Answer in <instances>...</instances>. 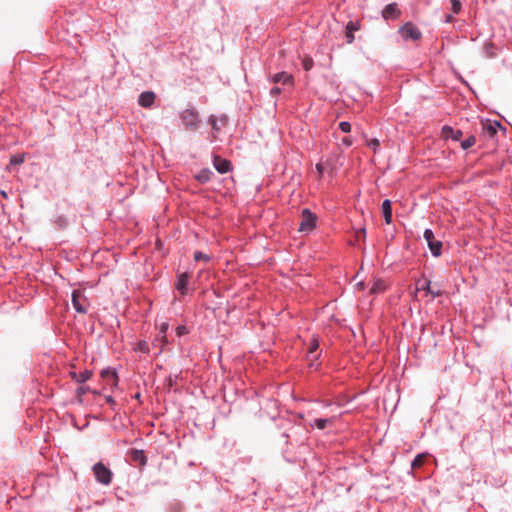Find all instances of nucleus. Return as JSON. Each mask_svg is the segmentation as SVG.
Wrapping results in <instances>:
<instances>
[{
  "instance_id": "29",
  "label": "nucleus",
  "mask_w": 512,
  "mask_h": 512,
  "mask_svg": "<svg viewBox=\"0 0 512 512\" xmlns=\"http://www.w3.org/2000/svg\"><path fill=\"white\" fill-rule=\"evenodd\" d=\"M194 260L195 261H205V262H208V261H210V256H208L207 254L202 253L201 251H196L194 253Z\"/></svg>"
},
{
  "instance_id": "14",
  "label": "nucleus",
  "mask_w": 512,
  "mask_h": 512,
  "mask_svg": "<svg viewBox=\"0 0 512 512\" xmlns=\"http://www.w3.org/2000/svg\"><path fill=\"white\" fill-rule=\"evenodd\" d=\"M463 133L459 129H454L451 126H443L441 130V136L443 139H452L458 141L461 139Z\"/></svg>"
},
{
  "instance_id": "9",
  "label": "nucleus",
  "mask_w": 512,
  "mask_h": 512,
  "mask_svg": "<svg viewBox=\"0 0 512 512\" xmlns=\"http://www.w3.org/2000/svg\"><path fill=\"white\" fill-rule=\"evenodd\" d=\"M101 378L105 381L107 386L114 389L118 386V375L114 369L106 368L101 371Z\"/></svg>"
},
{
  "instance_id": "28",
  "label": "nucleus",
  "mask_w": 512,
  "mask_h": 512,
  "mask_svg": "<svg viewBox=\"0 0 512 512\" xmlns=\"http://www.w3.org/2000/svg\"><path fill=\"white\" fill-rule=\"evenodd\" d=\"M450 2H451V10L453 11V13L459 14L461 11V8H462V4H461L460 0H450Z\"/></svg>"
},
{
  "instance_id": "21",
  "label": "nucleus",
  "mask_w": 512,
  "mask_h": 512,
  "mask_svg": "<svg viewBox=\"0 0 512 512\" xmlns=\"http://www.w3.org/2000/svg\"><path fill=\"white\" fill-rule=\"evenodd\" d=\"M426 457H427V454L426 453H422V454H418L412 461L411 463V467L412 469H418V468H421L424 463H425V460H426Z\"/></svg>"
},
{
  "instance_id": "30",
  "label": "nucleus",
  "mask_w": 512,
  "mask_h": 512,
  "mask_svg": "<svg viewBox=\"0 0 512 512\" xmlns=\"http://www.w3.org/2000/svg\"><path fill=\"white\" fill-rule=\"evenodd\" d=\"M302 65L304 70L309 71L314 65L313 59L310 57H305L302 61Z\"/></svg>"
},
{
  "instance_id": "24",
  "label": "nucleus",
  "mask_w": 512,
  "mask_h": 512,
  "mask_svg": "<svg viewBox=\"0 0 512 512\" xmlns=\"http://www.w3.org/2000/svg\"><path fill=\"white\" fill-rule=\"evenodd\" d=\"M346 29H347V32H346L347 42L352 43L354 41L353 31L358 30V27L353 22H349L347 24Z\"/></svg>"
},
{
  "instance_id": "13",
  "label": "nucleus",
  "mask_w": 512,
  "mask_h": 512,
  "mask_svg": "<svg viewBox=\"0 0 512 512\" xmlns=\"http://www.w3.org/2000/svg\"><path fill=\"white\" fill-rule=\"evenodd\" d=\"M213 166L220 174H225L231 170V162L218 155L213 157Z\"/></svg>"
},
{
  "instance_id": "6",
  "label": "nucleus",
  "mask_w": 512,
  "mask_h": 512,
  "mask_svg": "<svg viewBox=\"0 0 512 512\" xmlns=\"http://www.w3.org/2000/svg\"><path fill=\"white\" fill-rule=\"evenodd\" d=\"M431 253L434 256L441 254L442 242L435 239L434 233L431 229H426L423 234Z\"/></svg>"
},
{
  "instance_id": "10",
  "label": "nucleus",
  "mask_w": 512,
  "mask_h": 512,
  "mask_svg": "<svg viewBox=\"0 0 512 512\" xmlns=\"http://www.w3.org/2000/svg\"><path fill=\"white\" fill-rule=\"evenodd\" d=\"M189 279H190V275L187 272L180 273L177 276V280L175 282V288L180 293L181 296H185L188 294Z\"/></svg>"
},
{
  "instance_id": "4",
  "label": "nucleus",
  "mask_w": 512,
  "mask_h": 512,
  "mask_svg": "<svg viewBox=\"0 0 512 512\" xmlns=\"http://www.w3.org/2000/svg\"><path fill=\"white\" fill-rule=\"evenodd\" d=\"M399 34L404 40L418 41L422 37V33L419 28L412 22H406L399 30Z\"/></svg>"
},
{
  "instance_id": "20",
  "label": "nucleus",
  "mask_w": 512,
  "mask_h": 512,
  "mask_svg": "<svg viewBox=\"0 0 512 512\" xmlns=\"http://www.w3.org/2000/svg\"><path fill=\"white\" fill-rule=\"evenodd\" d=\"M319 346H320V343H319L318 338L313 337L309 342L308 351H307V359H310L311 355H313L314 353H316L318 351Z\"/></svg>"
},
{
  "instance_id": "23",
  "label": "nucleus",
  "mask_w": 512,
  "mask_h": 512,
  "mask_svg": "<svg viewBox=\"0 0 512 512\" xmlns=\"http://www.w3.org/2000/svg\"><path fill=\"white\" fill-rule=\"evenodd\" d=\"M134 351L143 354H148L150 351L148 342H146L145 340L138 341L134 347Z\"/></svg>"
},
{
  "instance_id": "38",
  "label": "nucleus",
  "mask_w": 512,
  "mask_h": 512,
  "mask_svg": "<svg viewBox=\"0 0 512 512\" xmlns=\"http://www.w3.org/2000/svg\"><path fill=\"white\" fill-rule=\"evenodd\" d=\"M341 143L346 147H350L353 144V140L350 136H346L342 138Z\"/></svg>"
},
{
  "instance_id": "39",
  "label": "nucleus",
  "mask_w": 512,
  "mask_h": 512,
  "mask_svg": "<svg viewBox=\"0 0 512 512\" xmlns=\"http://www.w3.org/2000/svg\"><path fill=\"white\" fill-rule=\"evenodd\" d=\"M105 401L107 404H109L111 406L112 409H115L116 402L112 396H110V395L106 396Z\"/></svg>"
},
{
  "instance_id": "12",
  "label": "nucleus",
  "mask_w": 512,
  "mask_h": 512,
  "mask_svg": "<svg viewBox=\"0 0 512 512\" xmlns=\"http://www.w3.org/2000/svg\"><path fill=\"white\" fill-rule=\"evenodd\" d=\"M430 284H431V282L428 279H419L416 282V291L417 292L424 291L427 294H430L432 299L439 297L441 295V292L432 290L430 287Z\"/></svg>"
},
{
  "instance_id": "35",
  "label": "nucleus",
  "mask_w": 512,
  "mask_h": 512,
  "mask_svg": "<svg viewBox=\"0 0 512 512\" xmlns=\"http://www.w3.org/2000/svg\"><path fill=\"white\" fill-rule=\"evenodd\" d=\"M315 168H316V170H317V172L319 174V178L323 177L324 172L326 170L324 163H322V162L317 163Z\"/></svg>"
},
{
  "instance_id": "33",
  "label": "nucleus",
  "mask_w": 512,
  "mask_h": 512,
  "mask_svg": "<svg viewBox=\"0 0 512 512\" xmlns=\"http://www.w3.org/2000/svg\"><path fill=\"white\" fill-rule=\"evenodd\" d=\"M339 129L343 133H349L351 131V124L347 121H342L339 123Z\"/></svg>"
},
{
  "instance_id": "41",
  "label": "nucleus",
  "mask_w": 512,
  "mask_h": 512,
  "mask_svg": "<svg viewBox=\"0 0 512 512\" xmlns=\"http://www.w3.org/2000/svg\"><path fill=\"white\" fill-rule=\"evenodd\" d=\"M87 392H89V388L86 387V386H82V387H79L77 389V395L78 397H81L82 395L86 394Z\"/></svg>"
},
{
  "instance_id": "37",
  "label": "nucleus",
  "mask_w": 512,
  "mask_h": 512,
  "mask_svg": "<svg viewBox=\"0 0 512 512\" xmlns=\"http://www.w3.org/2000/svg\"><path fill=\"white\" fill-rule=\"evenodd\" d=\"M209 124L212 126V129L215 131L219 130V127L217 126V118L214 115H211L209 117Z\"/></svg>"
},
{
  "instance_id": "7",
  "label": "nucleus",
  "mask_w": 512,
  "mask_h": 512,
  "mask_svg": "<svg viewBox=\"0 0 512 512\" xmlns=\"http://www.w3.org/2000/svg\"><path fill=\"white\" fill-rule=\"evenodd\" d=\"M271 82L274 84H282L283 86L293 88L294 87V77L292 74L287 72H279L276 73L271 79Z\"/></svg>"
},
{
  "instance_id": "36",
  "label": "nucleus",
  "mask_w": 512,
  "mask_h": 512,
  "mask_svg": "<svg viewBox=\"0 0 512 512\" xmlns=\"http://www.w3.org/2000/svg\"><path fill=\"white\" fill-rule=\"evenodd\" d=\"M188 333V330H187V327L184 326V325H179L177 328H176V334L177 336H183L185 334Z\"/></svg>"
},
{
  "instance_id": "3",
  "label": "nucleus",
  "mask_w": 512,
  "mask_h": 512,
  "mask_svg": "<svg viewBox=\"0 0 512 512\" xmlns=\"http://www.w3.org/2000/svg\"><path fill=\"white\" fill-rule=\"evenodd\" d=\"M180 119L187 129L196 130L199 127L200 119L194 108H187L180 113Z\"/></svg>"
},
{
  "instance_id": "31",
  "label": "nucleus",
  "mask_w": 512,
  "mask_h": 512,
  "mask_svg": "<svg viewBox=\"0 0 512 512\" xmlns=\"http://www.w3.org/2000/svg\"><path fill=\"white\" fill-rule=\"evenodd\" d=\"M367 146L371 149H373L374 152L379 148L380 142L378 139L373 138L367 141Z\"/></svg>"
},
{
  "instance_id": "17",
  "label": "nucleus",
  "mask_w": 512,
  "mask_h": 512,
  "mask_svg": "<svg viewBox=\"0 0 512 512\" xmlns=\"http://www.w3.org/2000/svg\"><path fill=\"white\" fill-rule=\"evenodd\" d=\"M70 376L73 380H75L78 383H85L92 377V371L84 370L80 373L70 372Z\"/></svg>"
},
{
  "instance_id": "44",
  "label": "nucleus",
  "mask_w": 512,
  "mask_h": 512,
  "mask_svg": "<svg viewBox=\"0 0 512 512\" xmlns=\"http://www.w3.org/2000/svg\"><path fill=\"white\" fill-rule=\"evenodd\" d=\"M221 121L226 122V117L225 116L221 117Z\"/></svg>"
},
{
  "instance_id": "43",
  "label": "nucleus",
  "mask_w": 512,
  "mask_h": 512,
  "mask_svg": "<svg viewBox=\"0 0 512 512\" xmlns=\"http://www.w3.org/2000/svg\"><path fill=\"white\" fill-rule=\"evenodd\" d=\"M446 19H447V22H451V21H452V19H453V17H452L451 15H447V16H446Z\"/></svg>"
},
{
  "instance_id": "5",
  "label": "nucleus",
  "mask_w": 512,
  "mask_h": 512,
  "mask_svg": "<svg viewBox=\"0 0 512 512\" xmlns=\"http://www.w3.org/2000/svg\"><path fill=\"white\" fill-rule=\"evenodd\" d=\"M72 305L78 313H87L89 301L83 290L76 289L72 292Z\"/></svg>"
},
{
  "instance_id": "26",
  "label": "nucleus",
  "mask_w": 512,
  "mask_h": 512,
  "mask_svg": "<svg viewBox=\"0 0 512 512\" xmlns=\"http://www.w3.org/2000/svg\"><path fill=\"white\" fill-rule=\"evenodd\" d=\"M475 143H476V138L474 136H469L461 142V147H462V149L467 150V149L471 148L472 146H474Z\"/></svg>"
},
{
  "instance_id": "27",
  "label": "nucleus",
  "mask_w": 512,
  "mask_h": 512,
  "mask_svg": "<svg viewBox=\"0 0 512 512\" xmlns=\"http://www.w3.org/2000/svg\"><path fill=\"white\" fill-rule=\"evenodd\" d=\"M25 155L24 154H15L10 158V165H20L24 162Z\"/></svg>"
},
{
  "instance_id": "32",
  "label": "nucleus",
  "mask_w": 512,
  "mask_h": 512,
  "mask_svg": "<svg viewBox=\"0 0 512 512\" xmlns=\"http://www.w3.org/2000/svg\"><path fill=\"white\" fill-rule=\"evenodd\" d=\"M319 355H320V354H318V353L316 352V353H314L313 355H311V358H310V359H307V360L309 361V366H310V367H313V368L317 369V367H318V365H319V364L317 363V360H318V358H319Z\"/></svg>"
},
{
  "instance_id": "18",
  "label": "nucleus",
  "mask_w": 512,
  "mask_h": 512,
  "mask_svg": "<svg viewBox=\"0 0 512 512\" xmlns=\"http://www.w3.org/2000/svg\"><path fill=\"white\" fill-rule=\"evenodd\" d=\"M130 457L134 462H138L141 465H145L147 462V457L143 450L132 449L130 451Z\"/></svg>"
},
{
  "instance_id": "34",
  "label": "nucleus",
  "mask_w": 512,
  "mask_h": 512,
  "mask_svg": "<svg viewBox=\"0 0 512 512\" xmlns=\"http://www.w3.org/2000/svg\"><path fill=\"white\" fill-rule=\"evenodd\" d=\"M167 330H168V324L162 323L159 327V334L162 335L163 342L167 341V336H166Z\"/></svg>"
},
{
  "instance_id": "25",
  "label": "nucleus",
  "mask_w": 512,
  "mask_h": 512,
  "mask_svg": "<svg viewBox=\"0 0 512 512\" xmlns=\"http://www.w3.org/2000/svg\"><path fill=\"white\" fill-rule=\"evenodd\" d=\"M211 174L212 172L209 169H203L197 174L196 179L200 183H206L210 180Z\"/></svg>"
},
{
  "instance_id": "1",
  "label": "nucleus",
  "mask_w": 512,
  "mask_h": 512,
  "mask_svg": "<svg viewBox=\"0 0 512 512\" xmlns=\"http://www.w3.org/2000/svg\"><path fill=\"white\" fill-rule=\"evenodd\" d=\"M92 472L95 477V480L103 485L109 486L113 480V472L111 469L102 462H97L92 467Z\"/></svg>"
},
{
  "instance_id": "16",
  "label": "nucleus",
  "mask_w": 512,
  "mask_h": 512,
  "mask_svg": "<svg viewBox=\"0 0 512 512\" xmlns=\"http://www.w3.org/2000/svg\"><path fill=\"white\" fill-rule=\"evenodd\" d=\"M388 288V283L386 280L381 278H375L372 282L370 293L371 294H382L384 293Z\"/></svg>"
},
{
  "instance_id": "22",
  "label": "nucleus",
  "mask_w": 512,
  "mask_h": 512,
  "mask_svg": "<svg viewBox=\"0 0 512 512\" xmlns=\"http://www.w3.org/2000/svg\"><path fill=\"white\" fill-rule=\"evenodd\" d=\"M333 422V419H323L318 418L315 419L314 422L311 425V427H316L319 430H323L327 427L328 424H331Z\"/></svg>"
},
{
  "instance_id": "15",
  "label": "nucleus",
  "mask_w": 512,
  "mask_h": 512,
  "mask_svg": "<svg viewBox=\"0 0 512 512\" xmlns=\"http://www.w3.org/2000/svg\"><path fill=\"white\" fill-rule=\"evenodd\" d=\"M156 95L152 91H145L139 95L138 103L141 107L150 108L155 102Z\"/></svg>"
},
{
  "instance_id": "19",
  "label": "nucleus",
  "mask_w": 512,
  "mask_h": 512,
  "mask_svg": "<svg viewBox=\"0 0 512 512\" xmlns=\"http://www.w3.org/2000/svg\"><path fill=\"white\" fill-rule=\"evenodd\" d=\"M382 212L385 219L386 224H390L392 221V207L391 201L386 199L382 203Z\"/></svg>"
},
{
  "instance_id": "40",
  "label": "nucleus",
  "mask_w": 512,
  "mask_h": 512,
  "mask_svg": "<svg viewBox=\"0 0 512 512\" xmlns=\"http://www.w3.org/2000/svg\"><path fill=\"white\" fill-rule=\"evenodd\" d=\"M156 342H159V343H160V351H162L163 347L167 344V341H166V342H163V338H162V335H161V334H159V335L155 338V340H154V344H155Z\"/></svg>"
},
{
  "instance_id": "8",
  "label": "nucleus",
  "mask_w": 512,
  "mask_h": 512,
  "mask_svg": "<svg viewBox=\"0 0 512 512\" xmlns=\"http://www.w3.org/2000/svg\"><path fill=\"white\" fill-rule=\"evenodd\" d=\"M501 128V123L495 120H485L482 122V132L488 138H493Z\"/></svg>"
},
{
  "instance_id": "11",
  "label": "nucleus",
  "mask_w": 512,
  "mask_h": 512,
  "mask_svg": "<svg viewBox=\"0 0 512 512\" xmlns=\"http://www.w3.org/2000/svg\"><path fill=\"white\" fill-rule=\"evenodd\" d=\"M401 16V11L396 3H390L382 10V17L385 20H395Z\"/></svg>"
},
{
  "instance_id": "2",
  "label": "nucleus",
  "mask_w": 512,
  "mask_h": 512,
  "mask_svg": "<svg viewBox=\"0 0 512 512\" xmlns=\"http://www.w3.org/2000/svg\"><path fill=\"white\" fill-rule=\"evenodd\" d=\"M317 223V216L310 209L305 208L301 212V222L299 224V231L304 233L311 232Z\"/></svg>"
},
{
  "instance_id": "42",
  "label": "nucleus",
  "mask_w": 512,
  "mask_h": 512,
  "mask_svg": "<svg viewBox=\"0 0 512 512\" xmlns=\"http://www.w3.org/2000/svg\"><path fill=\"white\" fill-rule=\"evenodd\" d=\"M281 93V89L277 86L273 87L270 91L272 96H278Z\"/></svg>"
}]
</instances>
